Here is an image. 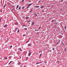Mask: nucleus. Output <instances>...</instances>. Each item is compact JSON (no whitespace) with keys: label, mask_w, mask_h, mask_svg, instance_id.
<instances>
[{"label":"nucleus","mask_w":67,"mask_h":67,"mask_svg":"<svg viewBox=\"0 0 67 67\" xmlns=\"http://www.w3.org/2000/svg\"><path fill=\"white\" fill-rule=\"evenodd\" d=\"M8 41H9V38H7L6 40V41H6V42H8Z\"/></svg>","instance_id":"f257e3e1"},{"label":"nucleus","mask_w":67,"mask_h":67,"mask_svg":"<svg viewBox=\"0 0 67 67\" xmlns=\"http://www.w3.org/2000/svg\"><path fill=\"white\" fill-rule=\"evenodd\" d=\"M31 54H32V53L31 52H30V53H28L29 56H30V55H31Z\"/></svg>","instance_id":"f03ea898"},{"label":"nucleus","mask_w":67,"mask_h":67,"mask_svg":"<svg viewBox=\"0 0 67 67\" xmlns=\"http://www.w3.org/2000/svg\"><path fill=\"white\" fill-rule=\"evenodd\" d=\"M35 24V23H34V22H32L31 25H34Z\"/></svg>","instance_id":"7ed1b4c3"},{"label":"nucleus","mask_w":67,"mask_h":67,"mask_svg":"<svg viewBox=\"0 0 67 67\" xmlns=\"http://www.w3.org/2000/svg\"><path fill=\"white\" fill-rule=\"evenodd\" d=\"M17 30H18V28H16L15 29V31L14 32H16V31H17Z\"/></svg>","instance_id":"20e7f679"},{"label":"nucleus","mask_w":67,"mask_h":67,"mask_svg":"<svg viewBox=\"0 0 67 67\" xmlns=\"http://www.w3.org/2000/svg\"><path fill=\"white\" fill-rule=\"evenodd\" d=\"M7 26V25H5L4 26V27H6Z\"/></svg>","instance_id":"39448f33"},{"label":"nucleus","mask_w":67,"mask_h":67,"mask_svg":"<svg viewBox=\"0 0 67 67\" xmlns=\"http://www.w3.org/2000/svg\"><path fill=\"white\" fill-rule=\"evenodd\" d=\"M20 64H21V63H20V62L18 63H17V65H20Z\"/></svg>","instance_id":"423d86ee"},{"label":"nucleus","mask_w":67,"mask_h":67,"mask_svg":"<svg viewBox=\"0 0 67 67\" xmlns=\"http://www.w3.org/2000/svg\"><path fill=\"white\" fill-rule=\"evenodd\" d=\"M42 56V54H41L40 55H39V58H41V56Z\"/></svg>","instance_id":"0eeeda50"},{"label":"nucleus","mask_w":67,"mask_h":67,"mask_svg":"<svg viewBox=\"0 0 67 67\" xmlns=\"http://www.w3.org/2000/svg\"><path fill=\"white\" fill-rule=\"evenodd\" d=\"M35 16H37V15L35 13Z\"/></svg>","instance_id":"6e6552de"},{"label":"nucleus","mask_w":67,"mask_h":67,"mask_svg":"<svg viewBox=\"0 0 67 67\" xmlns=\"http://www.w3.org/2000/svg\"><path fill=\"white\" fill-rule=\"evenodd\" d=\"M24 8H25V7H24H24H23L22 8V9H24Z\"/></svg>","instance_id":"1a4fd4ad"},{"label":"nucleus","mask_w":67,"mask_h":67,"mask_svg":"<svg viewBox=\"0 0 67 67\" xmlns=\"http://www.w3.org/2000/svg\"><path fill=\"white\" fill-rule=\"evenodd\" d=\"M19 50H20V51H22V49H21V48H19Z\"/></svg>","instance_id":"9d476101"},{"label":"nucleus","mask_w":67,"mask_h":67,"mask_svg":"<svg viewBox=\"0 0 67 67\" xmlns=\"http://www.w3.org/2000/svg\"><path fill=\"white\" fill-rule=\"evenodd\" d=\"M18 8H19V5H18L16 6V9H18Z\"/></svg>","instance_id":"9b49d317"},{"label":"nucleus","mask_w":67,"mask_h":67,"mask_svg":"<svg viewBox=\"0 0 67 67\" xmlns=\"http://www.w3.org/2000/svg\"><path fill=\"white\" fill-rule=\"evenodd\" d=\"M31 5H32V4H29L28 5L29 6H31Z\"/></svg>","instance_id":"f8f14e48"},{"label":"nucleus","mask_w":67,"mask_h":67,"mask_svg":"<svg viewBox=\"0 0 67 67\" xmlns=\"http://www.w3.org/2000/svg\"><path fill=\"white\" fill-rule=\"evenodd\" d=\"M35 7L36 8H39L40 7V6H35Z\"/></svg>","instance_id":"ddd939ff"},{"label":"nucleus","mask_w":67,"mask_h":67,"mask_svg":"<svg viewBox=\"0 0 67 67\" xmlns=\"http://www.w3.org/2000/svg\"><path fill=\"white\" fill-rule=\"evenodd\" d=\"M31 46V44H28V46Z\"/></svg>","instance_id":"4468645a"},{"label":"nucleus","mask_w":67,"mask_h":67,"mask_svg":"<svg viewBox=\"0 0 67 67\" xmlns=\"http://www.w3.org/2000/svg\"><path fill=\"white\" fill-rule=\"evenodd\" d=\"M7 59L8 58L7 57H5L4 58L5 59Z\"/></svg>","instance_id":"2eb2a0df"},{"label":"nucleus","mask_w":67,"mask_h":67,"mask_svg":"<svg viewBox=\"0 0 67 67\" xmlns=\"http://www.w3.org/2000/svg\"><path fill=\"white\" fill-rule=\"evenodd\" d=\"M44 7V6H41V8H43Z\"/></svg>","instance_id":"dca6fc26"},{"label":"nucleus","mask_w":67,"mask_h":67,"mask_svg":"<svg viewBox=\"0 0 67 67\" xmlns=\"http://www.w3.org/2000/svg\"><path fill=\"white\" fill-rule=\"evenodd\" d=\"M12 62V61H11L9 63V65H10V64H11Z\"/></svg>","instance_id":"f3484780"},{"label":"nucleus","mask_w":67,"mask_h":67,"mask_svg":"<svg viewBox=\"0 0 67 67\" xmlns=\"http://www.w3.org/2000/svg\"><path fill=\"white\" fill-rule=\"evenodd\" d=\"M15 24V25H18V23H16Z\"/></svg>","instance_id":"a211bd4d"},{"label":"nucleus","mask_w":67,"mask_h":67,"mask_svg":"<svg viewBox=\"0 0 67 67\" xmlns=\"http://www.w3.org/2000/svg\"><path fill=\"white\" fill-rule=\"evenodd\" d=\"M7 4H8V5H10V3L9 2H8Z\"/></svg>","instance_id":"6ab92c4d"},{"label":"nucleus","mask_w":67,"mask_h":67,"mask_svg":"<svg viewBox=\"0 0 67 67\" xmlns=\"http://www.w3.org/2000/svg\"><path fill=\"white\" fill-rule=\"evenodd\" d=\"M66 50H67V49L66 48L64 49V50L65 51V52H66Z\"/></svg>","instance_id":"aec40b11"},{"label":"nucleus","mask_w":67,"mask_h":67,"mask_svg":"<svg viewBox=\"0 0 67 67\" xmlns=\"http://www.w3.org/2000/svg\"><path fill=\"white\" fill-rule=\"evenodd\" d=\"M66 26H65V30H66Z\"/></svg>","instance_id":"412c9836"},{"label":"nucleus","mask_w":67,"mask_h":67,"mask_svg":"<svg viewBox=\"0 0 67 67\" xmlns=\"http://www.w3.org/2000/svg\"><path fill=\"white\" fill-rule=\"evenodd\" d=\"M40 64V63H36V65H37V64Z\"/></svg>","instance_id":"4be33fe9"},{"label":"nucleus","mask_w":67,"mask_h":67,"mask_svg":"<svg viewBox=\"0 0 67 67\" xmlns=\"http://www.w3.org/2000/svg\"><path fill=\"white\" fill-rule=\"evenodd\" d=\"M25 30H27V28H25Z\"/></svg>","instance_id":"5701e85b"},{"label":"nucleus","mask_w":67,"mask_h":67,"mask_svg":"<svg viewBox=\"0 0 67 67\" xmlns=\"http://www.w3.org/2000/svg\"><path fill=\"white\" fill-rule=\"evenodd\" d=\"M12 46H10V48H12Z\"/></svg>","instance_id":"b1692460"},{"label":"nucleus","mask_w":67,"mask_h":67,"mask_svg":"<svg viewBox=\"0 0 67 67\" xmlns=\"http://www.w3.org/2000/svg\"><path fill=\"white\" fill-rule=\"evenodd\" d=\"M41 26H40V27L38 29H39V30H40V29H41Z\"/></svg>","instance_id":"393cba45"},{"label":"nucleus","mask_w":67,"mask_h":67,"mask_svg":"<svg viewBox=\"0 0 67 67\" xmlns=\"http://www.w3.org/2000/svg\"><path fill=\"white\" fill-rule=\"evenodd\" d=\"M20 32V30H18V32Z\"/></svg>","instance_id":"a878e982"},{"label":"nucleus","mask_w":67,"mask_h":67,"mask_svg":"<svg viewBox=\"0 0 67 67\" xmlns=\"http://www.w3.org/2000/svg\"><path fill=\"white\" fill-rule=\"evenodd\" d=\"M5 5H4V7H3L4 8H5Z\"/></svg>","instance_id":"bb28decb"},{"label":"nucleus","mask_w":67,"mask_h":67,"mask_svg":"<svg viewBox=\"0 0 67 67\" xmlns=\"http://www.w3.org/2000/svg\"><path fill=\"white\" fill-rule=\"evenodd\" d=\"M29 7H30L29 6H28V7H26V8H29Z\"/></svg>","instance_id":"cd10ccee"},{"label":"nucleus","mask_w":67,"mask_h":67,"mask_svg":"<svg viewBox=\"0 0 67 67\" xmlns=\"http://www.w3.org/2000/svg\"><path fill=\"white\" fill-rule=\"evenodd\" d=\"M53 21H54V20H52V22L53 23Z\"/></svg>","instance_id":"c85d7f7f"},{"label":"nucleus","mask_w":67,"mask_h":67,"mask_svg":"<svg viewBox=\"0 0 67 67\" xmlns=\"http://www.w3.org/2000/svg\"><path fill=\"white\" fill-rule=\"evenodd\" d=\"M26 19H27H27H28V18L27 17H26Z\"/></svg>","instance_id":"c756f323"},{"label":"nucleus","mask_w":67,"mask_h":67,"mask_svg":"<svg viewBox=\"0 0 67 67\" xmlns=\"http://www.w3.org/2000/svg\"><path fill=\"white\" fill-rule=\"evenodd\" d=\"M24 26H25V25H24L23 26V27H24Z\"/></svg>","instance_id":"7c9ffc66"},{"label":"nucleus","mask_w":67,"mask_h":67,"mask_svg":"<svg viewBox=\"0 0 67 67\" xmlns=\"http://www.w3.org/2000/svg\"><path fill=\"white\" fill-rule=\"evenodd\" d=\"M21 7H20L19 8V9H21Z\"/></svg>","instance_id":"2f4dec72"},{"label":"nucleus","mask_w":67,"mask_h":67,"mask_svg":"<svg viewBox=\"0 0 67 67\" xmlns=\"http://www.w3.org/2000/svg\"><path fill=\"white\" fill-rule=\"evenodd\" d=\"M52 49L53 50H54V49H54V48H53Z\"/></svg>","instance_id":"473e14b6"},{"label":"nucleus","mask_w":67,"mask_h":67,"mask_svg":"<svg viewBox=\"0 0 67 67\" xmlns=\"http://www.w3.org/2000/svg\"><path fill=\"white\" fill-rule=\"evenodd\" d=\"M11 58V57H9V59H10V58Z\"/></svg>","instance_id":"72a5a7b5"},{"label":"nucleus","mask_w":67,"mask_h":67,"mask_svg":"<svg viewBox=\"0 0 67 67\" xmlns=\"http://www.w3.org/2000/svg\"><path fill=\"white\" fill-rule=\"evenodd\" d=\"M1 19H0V22H1Z\"/></svg>","instance_id":"f704fd0d"},{"label":"nucleus","mask_w":67,"mask_h":67,"mask_svg":"<svg viewBox=\"0 0 67 67\" xmlns=\"http://www.w3.org/2000/svg\"><path fill=\"white\" fill-rule=\"evenodd\" d=\"M24 0H23L22 1V2H24Z\"/></svg>","instance_id":"c9c22d12"},{"label":"nucleus","mask_w":67,"mask_h":67,"mask_svg":"<svg viewBox=\"0 0 67 67\" xmlns=\"http://www.w3.org/2000/svg\"><path fill=\"white\" fill-rule=\"evenodd\" d=\"M61 2H63V0H61Z\"/></svg>","instance_id":"e433bc0d"},{"label":"nucleus","mask_w":67,"mask_h":67,"mask_svg":"<svg viewBox=\"0 0 67 67\" xmlns=\"http://www.w3.org/2000/svg\"><path fill=\"white\" fill-rule=\"evenodd\" d=\"M50 52H52V51H51V50H50Z\"/></svg>","instance_id":"4c0bfd02"},{"label":"nucleus","mask_w":67,"mask_h":67,"mask_svg":"<svg viewBox=\"0 0 67 67\" xmlns=\"http://www.w3.org/2000/svg\"><path fill=\"white\" fill-rule=\"evenodd\" d=\"M29 22H31V20H29Z\"/></svg>","instance_id":"58836bf2"},{"label":"nucleus","mask_w":67,"mask_h":67,"mask_svg":"<svg viewBox=\"0 0 67 67\" xmlns=\"http://www.w3.org/2000/svg\"><path fill=\"white\" fill-rule=\"evenodd\" d=\"M25 36V35H24L23 36Z\"/></svg>","instance_id":"ea45409f"},{"label":"nucleus","mask_w":67,"mask_h":67,"mask_svg":"<svg viewBox=\"0 0 67 67\" xmlns=\"http://www.w3.org/2000/svg\"><path fill=\"white\" fill-rule=\"evenodd\" d=\"M19 54V52H18V54Z\"/></svg>","instance_id":"a19ab883"},{"label":"nucleus","mask_w":67,"mask_h":67,"mask_svg":"<svg viewBox=\"0 0 67 67\" xmlns=\"http://www.w3.org/2000/svg\"><path fill=\"white\" fill-rule=\"evenodd\" d=\"M62 10V9H61V10Z\"/></svg>","instance_id":"79ce46f5"},{"label":"nucleus","mask_w":67,"mask_h":67,"mask_svg":"<svg viewBox=\"0 0 67 67\" xmlns=\"http://www.w3.org/2000/svg\"><path fill=\"white\" fill-rule=\"evenodd\" d=\"M39 63H41V64H42V63L41 62Z\"/></svg>","instance_id":"37998d69"},{"label":"nucleus","mask_w":67,"mask_h":67,"mask_svg":"<svg viewBox=\"0 0 67 67\" xmlns=\"http://www.w3.org/2000/svg\"><path fill=\"white\" fill-rule=\"evenodd\" d=\"M57 24V23H56V24Z\"/></svg>","instance_id":"c03bdc74"},{"label":"nucleus","mask_w":67,"mask_h":67,"mask_svg":"<svg viewBox=\"0 0 67 67\" xmlns=\"http://www.w3.org/2000/svg\"><path fill=\"white\" fill-rule=\"evenodd\" d=\"M12 10H13H13H14V9H12Z\"/></svg>","instance_id":"a18cd8bd"},{"label":"nucleus","mask_w":67,"mask_h":67,"mask_svg":"<svg viewBox=\"0 0 67 67\" xmlns=\"http://www.w3.org/2000/svg\"><path fill=\"white\" fill-rule=\"evenodd\" d=\"M40 52H41L40 51V52H39V53H40Z\"/></svg>","instance_id":"49530a36"},{"label":"nucleus","mask_w":67,"mask_h":67,"mask_svg":"<svg viewBox=\"0 0 67 67\" xmlns=\"http://www.w3.org/2000/svg\"><path fill=\"white\" fill-rule=\"evenodd\" d=\"M58 42H57V44H58Z\"/></svg>","instance_id":"de8ad7c7"},{"label":"nucleus","mask_w":67,"mask_h":67,"mask_svg":"<svg viewBox=\"0 0 67 67\" xmlns=\"http://www.w3.org/2000/svg\"><path fill=\"white\" fill-rule=\"evenodd\" d=\"M40 2V1H39L38 2Z\"/></svg>","instance_id":"09e8293b"},{"label":"nucleus","mask_w":67,"mask_h":67,"mask_svg":"<svg viewBox=\"0 0 67 67\" xmlns=\"http://www.w3.org/2000/svg\"><path fill=\"white\" fill-rule=\"evenodd\" d=\"M49 19H50V20H51V19L49 18Z\"/></svg>","instance_id":"8fccbe9b"},{"label":"nucleus","mask_w":67,"mask_h":67,"mask_svg":"<svg viewBox=\"0 0 67 67\" xmlns=\"http://www.w3.org/2000/svg\"><path fill=\"white\" fill-rule=\"evenodd\" d=\"M62 34V35H63V34Z\"/></svg>","instance_id":"3c124183"},{"label":"nucleus","mask_w":67,"mask_h":67,"mask_svg":"<svg viewBox=\"0 0 67 67\" xmlns=\"http://www.w3.org/2000/svg\"><path fill=\"white\" fill-rule=\"evenodd\" d=\"M27 18H29V17H27Z\"/></svg>","instance_id":"603ef678"},{"label":"nucleus","mask_w":67,"mask_h":67,"mask_svg":"<svg viewBox=\"0 0 67 67\" xmlns=\"http://www.w3.org/2000/svg\"><path fill=\"white\" fill-rule=\"evenodd\" d=\"M36 31V30H35V31Z\"/></svg>","instance_id":"864d4df0"},{"label":"nucleus","mask_w":67,"mask_h":67,"mask_svg":"<svg viewBox=\"0 0 67 67\" xmlns=\"http://www.w3.org/2000/svg\"><path fill=\"white\" fill-rule=\"evenodd\" d=\"M41 53H42V51L41 52Z\"/></svg>","instance_id":"5fc2aeb1"},{"label":"nucleus","mask_w":67,"mask_h":67,"mask_svg":"<svg viewBox=\"0 0 67 67\" xmlns=\"http://www.w3.org/2000/svg\"><path fill=\"white\" fill-rule=\"evenodd\" d=\"M60 42H59V43H60Z\"/></svg>","instance_id":"6e6d98bb"},{"label":"nucleus","mask_w":67,"mask_h":67,"mask_svg":"<svg viewBox=\"0 0 67 67\" xmlns=\"http://www.w3.org/2000/svg\"><path fill=\"white\" fill-rule=\"evenodd\" d=\"M3 35V34L2 35V36Z\"/></svg>","instance_id":"4d7b16f0"},{"label":"nucleus","mask_w":67,"mask_h":67,"mask_svg":"<svg viewBox=\"0 0 67 67\" xmlns=\"http://www.w3.org/2000/svg\"><path fill=\"white\" fill-rule=\"evenodd\" d=\"M62 43H63V42H62Z\"/></svg>","instance_id":"13d9d810"},{"label":"nucleus","mask_w":67,"mask_h":67,"mask_svg":"<svg viewBox=\"0 0 67 67\" xmlns=\"http://www.w3.org/2000/svg\"><path fill=\"white\" fill-rule=\"evenodd\" d=\"M29 52H30V51H29Z\"/></svg>","instance_id":"bf43d9fd"},{"label":"nucleus","mask_w":67,"mask_h":67,"mask_svg":"<svg viewBox=\"0 0 67 67\" xmlns=\"http://www.w3.org/2000/svg\"><path fill=\"white\" fill-rule=\"evenodd\" d=\"M10 67H12L11 66Z\"/></svg>","instance_id":"052dcab7"},{"label":"nucleus","mask_w":67,"mask_h":67,"mask_svg":"<svg viewBox=\"0 0 67 67\" xmlns=\"http://www.w3.org/2000/svg\"><path fill=\"white\" fill-rule=\"evenodd\" d=\"M20 67H21V66Z\"/></svg>","instance_id":"680f3d73"}]
</instances>
